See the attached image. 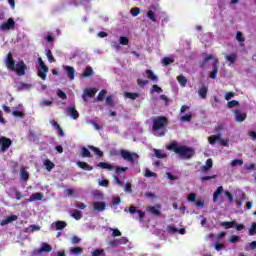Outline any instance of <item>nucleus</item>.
Wrapping results in <instances>:
<instances>
[{
	"instance_id": "9",
	"label": "nucleus",
	"mask_w": 256,
	"mask_h": 256,
	"mask_svg": "<svg viewBox=\"0 0 256 256\" xmlns=\"http://www.w3.org/2000/svg\"><path fill=\"white\" fill-rule=\"evenodd\" d=\"M51 251H53V247L43 242L39 249L34 250V255H39V253H51Z\"/></svg>"
},
{
	"instance_id": "49",
	"label": "nucleus",
	"mask_w": 256,
	"mask_h": 256,
	"mask_svg": "<svg viewBox=\"0 0 256 256\" xmlns=\"http://www.w3.org/2000/svg\"><path fill=\"white\" fill-rule=\"evenodd\" d=\"M130 13L133 17H137V15L141 13V9L139 7H134L131 9Z\"/></svg>"
},
{
	"instance_id": "47",
	"label": "nucleus",
	"mask_w": 256,
	"mask_h": 256,
	"mask_svg": "<svg viewBox=\"0 0 256 256\" xmlns=\"http://www.w3.org/2000/svg\"><path fill=\"white\" fill-rule=\"evenodd\" d=\"M236 39L239 41V43H245V37H243V32L238 31L236 33Z\"/></svg>"
},
{
	"instance_id": "57",
	"label": "nucleus",
	"mask_w": 256,
	"mask_h": 256,
	"mask_svg": "<svg viewBox=\"0 0 256 256\" xmlns=\"http://www.w3.org/2000/svg\"><path fill=\"white\" fill-rule=\"evenodd\" d=\"M167 231H168V233H178L179 228L169 225V226H167Z\"/></svg>"
},
{
	"instance_id": "11",
	"label": "nucleus",
	"mask_w": 256,
	"mask_h": 256,
	"mask_svg": "<svg viewBox=\"0 0 256 256\" xmlns=\"http://www.w3.org/2000/svg\"><path fill=\"white\" fill-rule=\"evenodd\" d=\"M234 115H235V119L238 123H243V121H245L247 119V114L241 112V110L236 109L233 111Z\"/></svg>"
},
{
	"instance_id": "51",
	"label": "nucleus",
	"mask_w": 256,
	"mask_h": 256,
	"mask_svg": "<svg viewBox=\"0 0 256 256\" xmlns=\"http://www.w3.org/2000/svg\"><path fill=\"white\" fill-rule=\"evenodd\" d=\"M249 235L253 236L256 235V222H253L250 229H249Z\"/></svg>"
},
{
	"instance_id": "15",
	"label": "nucleus",
	"mask_w": 256,
	"mask_h": 256,
	"mask_svg": "<svg viewBox=\"0 0 256 256\" xmlns=\"http://www.w3.org/2000/svg\"><path fill=\"white\" fill-rule=\"evenodd\" d=\"M64 71H66L67 77L70 79V81L75 79V68H73V66H65Z\"/></svg>"
},
{
	"instance_id": "39",
	"label": "nucleus",
	"mask_w": 256,
	"mask_h": 256,
	"mask_svg": "<svg viewBox=\"0 0 256 256\" xmlns=\"http://www.w3.org/2000/svg\"><path fill=\"white\" fill-rule=\"evenodd\" d=\"M211 59H213V55H211V54L207 55V56L203 59V61L201 62V64H200L201 69L205 68V66L207 65V62H208V61H211Z\"/></svg>"
},
{
	"instance_id": "40",
	"label": "nucleus",
	"mask_w": 256,
	"mask_h": 256,
	"mask_svg": "<svg viewBox=\"0 0 256 256\" xmlns=\"http://www.w3.org/2000/svg\"><path fill=\"white\" fill-rule=\"evenodd\" d=\"M31 84H27V83H20L19 85H18V91H25V90H27V89H31Z\"/></svg>"
},
{
	"instance_id": "46",
	"label": "nucleus",
	"mask_w": 256,
	"mask_h": 256,
	"mask_svg": "<svg viewBox=\"0 0 256 256\" xmlns=\"http://www.w3.org/2000/svg\"><path fill=\"white\" fill-rule=\"evenodd\" d=\"M239 101L237 100H231L227 103L228 109H233V107H238Z\"/></svg>"
},
{
	"instance_id": "27",
	"label": "nucleus",
	"mask_w": 256,
	"mask_h": 256,
	"mask_svg": "<svg viewBox=\"0 0 256 256\" xmlns=\"http://www.w3.org/2000/svg\"><path fill=\"white\" fill-rule=\"evenodd\" d=\"M226 61H228L231 65L237 61V54L231 53L230 55H226L225 57Z\"/></svg>"
},
{
	"instance_id": "20",
	"label": "nucleus",
	"mask_w": 256,
	"mask_h": 256,
	"mask_svg": "<svg viewBox=\"0 0 256 256\" xmlns=\"http://www.w3.org/2000/svg\"><path fill=\"white\" fill-rule=\"evenodd\" d=\"M94 211H105L107 204L105 202H95L93 204Z\"/></svg>"
},
{
	"instance_id": "31",
	"label": "nucleus",
	"mask_w": 256,
	"mask_h": 256,
	"mask_svg": "<svg viewBox=\"0 0 256 256\" xmlns=\"http://www.w3.org/2000/svg\"><path fill=\"white\" fill-rule=\"evenodd\" d=\"M91 75H93V67H87L84 72L82 73V77L87 78V77H91Z\"/></svg>"
},
{
	"instance_id": "63",
	"label": "nucleus",
	"mask_w": 256,
	"mask_h": 256,
	"mask_svg": "<svg viewBox=\"0 0 256 256\" xmlns=\"http://www.w3.org/2000/svg\"><path fill=\"white\" fill-rule=\"evenodd\" d=\"M103 253H105L104 250H101V249H96L92 252V256H101L103 255Z\"/></svg>"
},
{
	"instance_id": "35",
	"label": "nucleus",
	"mask_w": 256,
	"mask_h": 256,
	"mask_svg": "<svg viewBox=\"0 0 256 256\" xmlns=\"http://www.w3.org/2000/svg\"><path fill=\"white\" fill-rule=\"evenodd\" d=\"M87 123L89 125H93V127L96 129V131H101V129H103V126H100L97 121L95 120H88Z\"/></svg>"
},
{
	"instance_id": "6",
	"label": "nucleus",
	"mask_w": 256,
	"mask_h": 256,
	"mask_svg": "<svg viewBox=\"0 0 256 256\" xmlns=\"http://www.w3.org/2000/svg\"><path fill=\"white\" fill-rule=\"evenodd\" d=\"M216 142H219V144L222 145V147H227V145H229V141L223 139L221 137V134L212 135L208 137V143H210V145H215Z\"/></svg>"
},
{
	"instance_id": "23",
	"label": "nucleus",
	"mask_w": 256,
	"mask_h": 256,
	"mask_svg": "<svg viewBox=\"0 0 256 256\" xmlns=\"http://www.w3.org/2000/svg\"><path fill=\"white\" fill-rule=\"evenodd\" d=\"M212 167H213V160L209 158L206 160V165L202 166L201 169L203 173H207V171H209V169H211Z\"/></svg>"
},
{
	"instance_id": "54",
	"label": "nucleus",
	"mask_w": 256,
	"mask_h": 256,
	"mask_svg": "<svg viewBox=\"0 0 256 256\" xmlns=\"http://www.w3.org/2000/svg\"><path fill=\"white\" fill-rule=\"evenodd\" d=\"M144 177H157V173L155 172H152L151 170L149 169H146L145 171V174H144Z\"/></svg>"
},
{
	"instance_id": "53",
	"label": "nucleus",
	"mask_w": 256,
	"mask_h": 256,
	"mask_svg": "<svg viewBox=\"0 0 256 256\" xmlns=\"http://www.w3.org/2000/svg\"><path fill=\"white\" fill-rule=\"evenodd\" d=\"M120 45H129V38L121 36L119 38Z\"/></svg>"
},
{
	"instance_id": "62",
	"label": "nucleus",
	"mask_w": 256,
	"mask_h": 256,
	"mask_svg": "<svg viewBox=\"0 0 256 256\" xmlns=\"http://www.w3.org/2000/svg\"><path fill=\"white\" fill-rule=\"evenodd\" d=\"M127 169H129V168H127V167H116V169H115V173H117L118 175H119V173H125V171H127Z\"/></svg>"
},
{
	"instance_id": "34",
	"label": "nucleus",
	"mask_w": 256,
	"mask_h": 256,
	"mask_svg": "<svg viewBox=\"0 0 256 256\" xmlns=\"http://www.w3.org/2000/svg\"><path fill=\"white\" fill-rule=\"evenodd\" d=\"M231 167H241L243 166V159H234L230 163Z\"/></svg>"
},
{
	"instance_id": "10",
	"label": "nucleus",
	"mask_w": 256,
	"mask_h": 256,
	"mask_svg": "<svg viewBox=\"0 0 256 256\" xmlns=\"http://www.w3.org/2000/svg\"><path fill=\"white\" fill-rule=\"evenodd\" d=\"M12 143H13V141H11L7 137L0 138V145H1L2 153H5V151H7V149H9V147H11Z\"/></svg>"
},
{
	"instance_id": "59",
	"label": "nucleus",
	"mask_w": 256,
	"mask_h": 256,
	"mask_svg": "<svg viewBox=\"0 0 256 256\" xmlns=\"http://www.w3.org/2000/svg\"><path fill=\"white\" fill-rule=\"evenodd\" d=\"M192 117H193V116H191V114H186V115H184V116L181 117V121L190 123Z\"/></svg>"
},
{
	"instance_id": "22",
	"label": "nucleus",
	"mask_w": 256,
	"mask_h": 256,
	"mask_svg": "<svg viewBox=\"0 0 256 256\" xmlns=\"http://www.w3.org/2000/svg\"><path fill=\"white\" fill-rule=\"evenodd\" d=\"M220 225L224 229H233L237 225V221L221 222Z\"/></svg>"
},
{
	"instance_id": "50",
	"label": "nucleus",
	"mask_w": 256,
	"mask_h": 256,
	"mask_svg": "<svg viewBox=\"0 0 256 256\" xmlns=\"http://www.w3.org/2000/svg\"><path fill=\"white\" fill-rule=\"evenodd\" d=\"M188 201H190L191 203H196L197 202V194L190 193L188 195Z\"/></svg>"
},
{
	"instance_id": "32",
	"label": "nucleus",
	"mask_w": 256,
	"mask_h": 256,
	"mask_svg": "<svg viewBox=\"0 0 256 256\" xmlns=\"http://www.w3.org/2000/svg\"><path fill=\"white\" fill-rule=\"evenodd\" d=\"M177 81L181 85V87H185L187 85V78L183 75H179L177 77Z\"/></svg>"
},
{
	"instance_id": "64",
	"label": "nucleus",
	"mask_w": 256,
	"mask_h": 256,
	"mask_svg": "<svg viewBox=\"0 0 256 256\" xmlns=\"http://www.w3.org/2000/svg\"><path fill=\"white\" fill-rule=\"evenodd\" d=\"M57 95L60 99H67V94L63 90H58Z\"/></svg>"
},
{
	"instance_id": "16",
	"label": "nucleus",
	"mask_w": 256,
	"mask_h": 256,
	"mask_svg": "<svg viewBox=\"0 0 256 256\" xmlns=\"http://www.w3.org/2000/svg\"><path fill=\"white\" fill-rule=\"evenodd\" d=\"M208 92L209 88L206 85H202L198 90V95L201 99H207Z\"/></svg>"
},
{
	"instance_id": "36",
	"label": "nucleus",
	"mask_w": 256,
	"mask_h": 256,
	"mask_svg": "<svg viewBox=\"0 0 256 256\" xmlns=\"http://www.w3.org/2000/svg\"><path fill=\"white\" fill-rule=\"evenodd\" d=\"M107 95V90L103 89L101 90L98 95H97V101H104L105 100V96Z\"/></svg>"
},
{
	"instance_id": "48",
	"label": "nucleus",
	"mask_w": 256,
	"mask_h": 256,
	"mask_svg": "<svg viewBox=\"0 0 256 256\" xmlns=\"http://www.w3.org/2000/svg\"><path fill=\"white\" fill-rule=\"evenodd\" d=\"M81 156L91 158V152L86 147H83Z\"/></svg>"
},
{
	"instance_id": "44",
	"label": "nucleus",
	"mask_w": 256,
	"mask_h": 256,
	"mask_svg": "<svg viewBox=\"0 0 256 256\" xmlns=\"http://www.w3.org/2000/svg\"><path fill=\"white\" fill-rule=\"evenodd\" d=\"M12 115L14 117H19L20 119H24L25 118V113H23L22 111H19V110L12 111Z\"/></svg>"
},
{
	"instance_id": "5",
	"label": "nucleus",
	"mask_w": 256,
	"mask_h": 256,
	"mask_svg": "<svg viewBox=\"0 0 256 256\" xmlns=\"http://www.w3.org/2000/svg\"><path fill=\"white\" fill-rule=\"evenodd\" d=\"M120 155L125 161H129V163H135V161L139 159L138 153H135V152L131 153L127 150H121Z\"/></svg>"
},
{
	"instance_id": "4",
	"label": "nucleus",
	"mask_w": 256,
	"mask_h": 256,
	"mask_svg": "<svg viewBox=\"0 0 256 256\" xmlns=\"http://www.w3.org/2000/svg\"><path fill=\"white\" fill-rule=\"evenodd\" d=\"M37 62L39 63V66L36 67L38 77H40L42 81H45V79H47V73H49V67L45 65V62H43V58L41 57H38Z\"/></svg>"
},
{
	"instance_id": "42",
	"label": "nucleus",
	"mask_w": 256,
	"mask_h": 256,
	"mask_svg": "<svg viewBox=\"0 0 256 256\" xmlns=\"http://www.w3.org/2000/svg\"><path fill=\"white\" fill-rule=\"evenodd\" d=\"M125 97H127V99H132L134 101V99H137V97H139V93H133V92H125Z\"/></svg>"
},
{
	"instance_id": "33",
	"label": "nucleus",
	"mask_w": 256,
	"mask_h": 256,
	"mask_svg": "<svg viewBox=\"0 0 256 256\" xmlns=\"http://www.w3.org/2000/svg\"><path fill=\"white\" fill-rule=\"evenodd\" d=\"M71 217H73V219H75L76 221H79L81 217H83V214H81V211L79 210H74L71 214Z\"/></svg>"
},
{
	"instance_id": "58",
	"label": "nucleus",
	"mask_w": 256,
	"mask_h": 256,
	"mask_svg": "<svg viewBox=\"0 0 256 256\" xmlns=\"http://www.w3.org/2000/svg\"><path fill=\"white\" fill-rule=\"evenodd\" d=\"M71 243H72V245H79V243H81V238H79L77 236H72Z\"/></svg>"
},
{
	"instance_id": "12",
	"label": "nucleus",
	"mask_w": 256,
	"mask_h": 256,
	"mask_svg": "<svg viewBox=\"0 0 256 256\" xmlns=\"http://www.w3.org/2000/svg\"><path fill=\"white\" fill-rule=\"evenodd\" d=\"M127 238L123 237L120 239H114L111 240L108 245H110V247H119V245H127Z\"/></svg>"
},
{
	"instance_id": "55",
	"label": "nucleus",
	"mask_w": 256,
	"mask_h": 256,
	"mask_svg": "<svg viewBox=\"0 0 256 256\" xmlns=\"http://www.w3.org/2000/svg\"><path fill=\"white\" fill-rule=\"evenodd\" d=\"M240 237L238 235H232L230 238H229V242L230 243H239L240 241Z\"/></svg>"
},
{
	"instance_id": "25",
	"label": "nucleus",
	"mask_w": 256,
	"mask_h": 256,
	"mask_svg": "<svg viewBox=\"0 0 256 256\" xmlns=\"http://www.w3.org/2000/svg\"><path fill=\"white\" fill-rule=\"evenodd\" d=\"M67 227V222L65 221H57L55 223V230L56 231H63Z\"/></svg>"
},
{
	"instance_id": "28",
	"label": "nucleus",
	"mask_w": 256,
	"mask_h": 256,
	"mask_svg": "<svg viewBox=\"0 0 256 256\" xmlns=\"http://www.w3.org/2000/svg\"><path fill=\"white\" fill-rule=\"evenodd\" d=\"M171 63H175V59H173L171 57H164L162 59V65H164V67H169V65H171Z\"/></svg>"
},
{
	"instance_id": "43",
	"label": "nucleus",
	"mask_w": 256,
	"mask_h": 256,
	"mask_svg": "<svg viewBox=\"0 0 256 256\" xmlns=\"http://www.w3.org/2000/svg\"><path fill=\"white\" fill-rule=\"evenodd\" d=\"M46 56H47L49 63H55L57 61L55 59V57L53 56V52H51V50L47 51Z\"/></svg>"
},
{
	"instance_id": "26",
	"label": "nucleus",
	"mask_w": 256,
	"mask_h": 256,
	"mask_svg": "<svg viewBox=\"0 0 256 256\" xmlns=\"http://www.w3.org/2000/svg\"><path fill=\"white\" fill-rule=\"evenodd\" d=\"M20 179L23 181H29V172L25 168H21L20 170Z\"/></svg>"
},
{
	"instance_id": "13",
	"label": "nucleus",
	"mask_w": 256,
	"mask_h": 256,
	"mask_svg": "<svg viewBox=\"0 0 256 256\" xmlns=\"http://www.w3.org/2000/svg\"><path fill=\"white\" fill-rule=\"evenodd\" d=\"M219 59H215L212 67H213V71L210 73L209 77L210 79H217V73H219Z\"/></svg>"
},
{
	"instance_id": "52",
	"label": "nucleus",
	"mask_w": 256,
	"mask_h": 256,
	"mask_svg": "<svg viewBox=\"0 0 256 256\" xmlns=\"http://www.w3.org/2000/svg\"><path fill=\"white\" fill-rule=\"evenodd\" d=\"M147 17H149L153 21V23H155L157 21V18L155 16V12H153L152 10L148 11Z\"/></svg>"
},
{
	"instance_id": "18",
	"label": "nucleus",
	"mask_w": 256,
	"mask_h": 256,
	"mask_svg": "<svg viewBox=\"0 0 256 256\" xmlns=\"http://www.w3.org/2000/svg\"><path fill=\"white\" fill-rule=\"evenodd\" d=\"M30 203H34L35 201H43V193L36 192L33 193L29 199Z\"/></svg>"
},
{
	"instance_id": "61",
	"label": "nucleus",
	"mask_w": 256,
	"mask_h": 256,
	"mask_svg": "<svg viewBox=\"0 0 256 256\" xmlns=\"http://www.w3.org/2000/svg\"><path fill=\"white\" fill-rule=\"evenodd\" d=\"M233 97H235V92H228L225 94L226 101H231V99H233Z\"/></svg>"
},
{
	"instance_id": "37",
	"label": "nucleus",
	"mask_w": 256,
	"mask_h": 256,
	"mask_svg": "<svg viewBox=\"0 0 256 256\" xmlns=\"http://www.w3.org/2000/svg\"><path fill=\"white\" fill-rule=\"evenodd\" d=\"M146 75H148V79H150V81H157V75H155L153 70H146Z\"/></svg>"
},
{
	"instance_id": "14",
	"label": "nucleus",
	"mask_w": 256,
	"mask_h": 256,
	"mask_svg": "<svg viewBox=\"0 0 256 256\" xmlns=\"http://www.w3.org/2000/svg\"><path fill=\"white\" fill-rule=\"evenodd\" d=\"M68 115L72 117L74 120L79 119V112L75 108V106H70L66 109Z\"/></svg>"
},
{
	"instance_id": "56",
	"label": "nucleus",
	"mask_w": 256,
	"mask_h": 256,
	"mask_svg": "<svg viewBox=\"0 0 256 256\" xmlns=\"http://www.w3.org/2000/svg\"><path fill=\"white\" fill-rule=\"evenodd\" d=\"M152 92L154 93H163V89L161 87H159L157 84H154L152 86Z\"/></svg>"
},
{
	"instance_id": "24",
	"label": "nucleus",
	"mask_w": 256,
	"mask_h": 256,
	"mask_svg": "<svg viewBox=\"0 0 256 256\" xmlns=\"http://www.w3.org/2000/svg\"><path fill=\"white\" fill-rule=\"evenodd\" d=\"M84 94L87 96V97H95V95L97 94V89L96 88H86L84 90Z\"/></svg>"
},
{
	"instance_id": "8",
	"label": "nucleus",
	"mask_w": 256,
	"mask_h": 256,
	"mask_svg": "<svg viewBox=\"0 0 256 256\" xmlns=\"http://www.w3.org/2000/svg\"><path fill=\"white\" fill-rule=\"evenodd\" d=\"M147 212L150 213V215H154V217H161V205L148 206Z\"/></svg>"
},
{
	"instance_id": "30",
	"label": "nucleus",
	"mask_w": 256,
	"mask_h": 256,
	"mask_svg": "<svg viewBox=\"0 0 256 256\" xmlns=\"http://www.w3.org/2000/svg\"><path fill=\"white\" fill-rule=\"evenodd\" d=\"M154 155L157 157V159H166L167 154H163V151L159 149H154Z\"/></svg>"
},
{
	"instance_id": "2",
	"label": "nucleus",
	"mask_w": 256,
	"mask_h": 256,
	"mask_svg": "<svg viewBox=\"0 0 256 256\" xmlns=\"http://www.w3.org/2000/svg\"><path fill=\"white\" fill-rule=\"evenodd\" d=\"M168 150L173 151L176 155H180L182 159L189 160L195 155V149L187 147L185 145H178L177 143H171L168 147Z\"/></svg>"
},
{
	"instance_id": "7",
	"label": "nucleus",
	"mask_w": 256,
	"mask_h": 256,
	"mask_svg": "<svg viewBox=\"0 0 256 256\" xmlns=\"http://www.w3.org/2000/svg\"><path fill=\"white\" fill-rule=\"evenodd\" d=\"M0 29L2 31H11V29H15V20L9 18L6 22L0 25Z\"/></svg>"
},
{
	"instance_id": "45",
	"label": "nucleus",
	"mask_w": 256,
	"mask_h": 256,
	"mask_svg": "<svg viewBox=\"0 0 256 256\" xmlns=\"http://www.w3.org/2000/svg\"><path fill=\"white\" fill-rule=\"evenodd\" d=\"M90 149L95 153V155H98V157H103V151H101L99 148L90 146Z\"/></svg>"
},
{
	"instance_id": "3",
	"label": "nucleus",
	"mask_w": 256,
	"mask_h": 256,
	"mask_svg": "<svg viewBox=\"0 0 256 256\" xmlns=\"http://www.w3.org/2000/svg\"><path fill=\"white\" fill-rule=\"evenodd\" d=\"M169 125V119L165 116H157L152 120V130L161 131Z\"/></svg>"
},
{
	"instance_id": "60",
	"label": "nucleus",
	"mask_w": 256,
	"mask_h": 256,
	"mask_svg": "<svg viewBox=\"0 0 256 256\" xmlns=\"http://www.w3.org/2000/svg\"><path fill=\"white\" fill-rule=\"evenodd\" d=\"M149 84V81L148 80H141V79H138L137 80V85L139 87H145V85H148Z\"/></svg>"
},
{
	"instance_id": "41",
	"label": "nucleus",
	"mask_w": 256,
	"mask_h": 256,
	"mask_svg": "<svg viewBox=\"0 0 256 256\" xmlns=\"http://www.w3.org/2000/svg\"><path fill=\"white\" fill-rule=\"evenodd\" d=\"M98 167H100L101 169H108V171H111V169H113V166H111V164L107 162H100L98 164Z\"/></svg>"
},
{
	"instance_id": "29",
	"label": "nucleus",
	"mask_w": 256,
	"mask_h": 256,
	"mask_svg": "<svg viewBox=\"0 0 256 256\" xmlns=\"http://www.w3.org/2000/svg\"><path fill=\"white\" fill-rule=\"evenodd\" d=\"M44 165L46 167V171H51L52 169L55 168V163H53L51 160L46 159L44 162Z\"/></svg>"
},
{
	"instance_id": "17",
	"label": "nucleus",
	"mask_w": 256,
	"mask_h": 256,
	"mask_svg": "<svg viewBox=\"0 0 256 256\" xmlns=\"http://www.w3.org/2000/svg\"><path fill=\"white\" fill-rule=\"evenodd\" d=\"M80 169H83V171H93V166L89 165L87 162L78 161L76 163Z\"/></svg>"
},
{
	"instance_id": "38",
	"label": "nucleus",
	"mask_w": 256,
	"mask_h": 256,
	"mask_svg": "<svg viewBox=\"0 0 256 256\" xmlns=\"http://www.w3.org/2000/svg\"><path fill=\"white\" fill-rule=\"evenodd\" d=\"M70 253H71L72 255H82V253H83V248H81V247L71 248V249H70Z\"/></svg>"
},
{
	"instance_id": "19",
	"label": "nucleus",
	"mask_w": 256,
	"mask_h": 256,
	"mask_svg": "<svg viewBox=\"0 0 256 256\" xmlns=\"http://www.w3.org/2000/svg\"><path fill=\"white\" fill-rule=\"evenodd\" d=\"M13 221H17V215H10L4 220L1 221L0 225H9V223H13Z\"/></svg>"
},
{
	"instance_id": "1",
	"label": "nucleus",
	"mask_w": 256,
	"mask_h": 256,
	"mask_svg": "<svg viewBox=\"0 0 256 256\" xmlns=\"http://www.w3.org/2000/svg\"><path fill=\"white\" fill-rule=\"evenodd\" d=\"M5 63L7 69L10 71H15L18 77H23V75H26L27 64H25L23 60H20L15 64V60L13 59V54H11V52H8Z\"/></svg>"
},
{
	"instance_id": "21",
	"label": "nucleus",
	"mask_w": 256,
	"mask_h": 256,
	"mask_svg": "<svg viewBox=\"0 0 256 256\" xmlns=\"http://www.w3.org/2000/svg\"><path fill=\"white\" fill-rule=\"evenodd\" d=\"M221 193H223V186H219L214 194H213V201L214 203H217L219 201V197L221 196Z\"/></svg>"
}]
</instances>
